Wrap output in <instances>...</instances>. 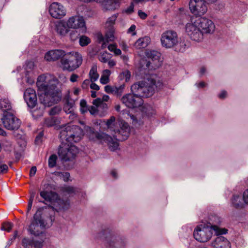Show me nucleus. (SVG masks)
<instances>
[{"instance_id": "58", "label": "nucleus", "mask_w": 248, "mask_h": 248, "mask_svg": "<svg viewBox=\"0 0 248 248\" xmlns=\"http://www.w3.org/2000/svg\"><path fill=\"white\" fill-rule=\"evenodd\" d=\"M218 97L219 98L223 99H225L227 96V93L226 91L223 90L220 92V93L218 94Z\"/></svg>"}, {"instance_id": "41", "label": "nucleus", "mask_w": 248, "mask_h": 248, "mask_svg": "<svg viewBox=\"0 0 248 248\" xmlns=\"http://www.w3.org/2000/svg\"><path fill=\"white\" fill-rule=\"evenodd\" d=\"M80 111L82 114H85L89 111V107L87 106L86 101L82 99L80 102Z\"/></svg>"}, {"instance_id": "44", "label": "nucleus", "mask_w": 248, "mask_h": 248, "mask_svg": "<svg viewBox=\"0 0 248 248\" xmlns=\"http://www.w3.org/2000/svg\"><path fill=\"white\" fill-rule=\"evenodd\" d=\"M25 78L27 83L30 85L33 84L34 82V77L32 76V73L30 71H27L26 72Z\"/></svg>"}, {"instance_id": "34", "label": "nucleus", "mask_w": 248, "mask_h": 248, "mask_svg": "<svg viewBox=\"0 0 248 248\" xmlns=\"http://www.w3.org/2000/svg\"><path fill=\"white\" fill-rule=\"evenodd\" d=\"M93 105L98 108H102L104 111H106L108 109V105L106 103L103 102L101 98H97L93 101Z\"/></svg>"}, {"instance_id": "53", "label": "nucleus", "mask_w": 248, "mask_h": 248, "mask_svg": "<svg viewBox=\"0 0 248 248\" xmlns=\"http://www.w3.org/2000/svg\"><path fill=\"white\" fill-rule=\"evenodd\" d=\"M134 4L131 3L130 6L124 10V12L128 14H130L134 11Z\"/></svg>"}, {"instance_id": "61", "label": "nucleus", "mask_w": 248, "mask_h": 248, "mask_svg": "<svg viewBox=\"0 0 248 248\" xmlns=\"http://www.w3.org/2000/svg\"><path fill=\"white\" fill-rule=\"evenodd\" d=\"M135 29H136V26L135 25H132L128 29L127 32L128 33L132 32V35H135L136 34V32L135 31Z\"/></svg>"}, {"instance_id": "18", "label": "nucleus", "mask_w": 248, "mask_h": 248, "mask_svg": "<svg viewBox=\"0 0 248 248\" xmlns=\"http://www.w3.org/2000/svg\"><path fill=\"white\" fill-rule=\"evenodd\" d=\"M200 30L202 34H211L215 30V25L214 22L210 19L206 17L196 18Z\"/></svg>"}, {"instance_id": "32", "label": "nucleus", "mask_w": 248, "mask_h": 248, "mask_svg": "<svg viewBox=\"0 0 248 248\" xmlns=\"http://www.w3.org/2000/svg\"><path fill=\"white\" fill-rule=\"evenodd\" d=\"M118 14H116L112 15L110 17H108L106 22L105 26L107 28L113 29L112 27L115 23V21L118 17Z\"/></svg>"}, {"instance_id": "48", "label": "nucleus", "mask_w": 248, "mask_h": 248, "mask_svg": "<svg viewBox=\"0 0 248 248\" xmlns=\"http://www.w3.org/2000/svg\"><path fill=\"white\" fill-rule=\"evenodd\" d=\"M98 107L92 106L90 107H89V111L90 112V114L93 115H96L98 113V110L97 108Z\"/></svg>"}, {"instance_id": "38", "label": "nucleus", "mask_w": 248, "mask_h": 248, "mask_svg": "<svg viewBox=\"0 0 248 248\" xmlns=\"http://www.w3.org/2000/svg\"><path fill=\"white\" fill-rule=\"evenodd\" d=\"M111 57V54L105 51L101 53L99 56V61L104 63H106Z\"/></svg>"}, {"instance_id": "12", "label": "nucleus", "mask_w": 248, "mask_h": 248, "mask_svg": "<svg viewBox=\"0 0 248 248\" xmlns=\"http://www.w3.org/2000/svg\"><path fill=\"white\" fill-rule=\"evenodd\" d=\"M161 45L166 48H171L176 46L178 43L177 33L173 31L169 30L164 31L161 36Z\"/></svg>"}, {"instance_id": "11", "label": "nucleus", "mask_w": 248, "mask_h": 248, "mask_svg": "<svg viewBox=\"0 0 248 248\" xmlns=\"http://www.w3.org/2000/svg\"><path fill=\"white\" fill-rule=\"evenodd\" d=\"M196 18H192L186 25V31L193 41L200 42L203 39L202 34L200 30Z\"/></svg>"}, {"instance_id": "64", "label": "nucleus", "mask_w": 248, "mask_h": 248, "mask_svg": "<svg viewBox=\"0 0 248 248\" xmlns=\"http://www.w3.org/2000/svg\"><path fill=\"white\" fill-rule=\"evenodd\" d=\"M36 170H37V169H36V167L35 166L32 167L30 170V177L33 176L35 174Z\"/></svg>"}, {"instance_id": "37", "label": "nucleus", "mask_w": 248, "mask_h": 248, "mask_svg": "<svg viewBox=\"0 0 248 248\" xmlns=\"http://www.w3.org/2000/svg\"><path fill=\"white\" fill-rule=\"evenodd\" d=\"M58 157L56 155L53 154L51 155L48 160V165L50 168H53L56 166Z\"/></svg>"}, {"instance_id": "14", "label": "nucleus", "mask_w": 248, "mask_h": 248, "mask_svg": "<svg viewBox=\"0 0 248 248\" xmlns=\"http://www.w3.org/2000/svg\"><path fill=\"white\" fill-rule=\"evenodd\" d=\"M1 121L4 127L8 130H16L20 125V120L14 115V112L3 114Z\"/></svg>"}, {"instance_id": "49", "label": "nucleus", "mask_w": 248, "mask_h": 248, "mask_svg": "<svg viewBox=\"0 0 248 248\" xmlns=\"http://www.w3.org/2000/svg\"><path fill=\"white\" fill-rule=\"evenodd\" d=\"M8 167L6 164H0V173H3L7 172Z\"/></svg>"}, {"instance_id": "56", "label": "nucleus", "mask_w": 248, "mask_h": 248, "mask_svg": "<svg viewBox=\"0 0 248 248\" xmlns=\"http://www.w3.org/2000/svg\"><path fill=\"white\" fill-rule=\"evenodd\" d=\"M243 200L245 203L248 205V188L246 189L243 193Z\"/></svg>"}, {"instance_id": "43", "label": "nucleus", "mask_w": 248, "mask_h": 248, "mask_svg": "<svg viewBox=\"0 0 248 248\" xmlns=\"http://www.w3.org/2000/svg\"><path fill=\"white\" fill-rule=\"evenodd\" d=\"M43 113L44 108H40L39 109H34L31 111L32 116L34 119H37L38 118L42 116Z\"/></svg>"}, {"instance_id": "5", "label": "nucleus", "mask_w": 248, "mask_h": 248, "mask_svg": "<svg viewBox=\"0 0 248 248\" xmlns=\"http://www.w3.org/2000/svg\"><path fill=\"white\" fill-rule=\"evenodd\" d=\"M106 124L107 128L114 132V138L112 139L117 142L118 140H125L129 136L130 128L128 124L123 120H119L116 122L115 117L111 116L107 120Z\"/></svg>"}, {"instance_id": "19", "label": "nucleus", "mask_w": 248, "mask_h": 248, "mask_svg": "<svg viewBox=\"0 0 248 248\" xmlns=\"http://www.w3.org/2000/svg\"><path fill=\"white\" fill-rule=\"evenodd\" d=\"M49 12L53 18L61 19L66 15V10L62 4L54 2L50 5Z\"/></svg>"}, {"instance_id": "15", "label": "nucleus", "mask_w": 248, "mask_h": 248, "mask_svg": "<svg viewBox=\"0 0 248 248\" xmlns=\"http://www.w3.org/2000/svg\"><path fill=\"white\" fill-rule=\"evenodd\" d=\"M189 7L191 13L196 16L204 15L208 9L207 3L203 0H190Z\"/></svg>"}, {"instance_id": "17", "label": "nucleus", "mask_w": 248, "mask_h": 248, "mask_svg": "<svg viewBox=\"0 0 248 248\" xmlns=\"http://www.w3.org/2000/svg\"><path fill=\"white\" fill-rule=\"evenodd\" d=\"M221 222L222 219L219 217L213 215L210 216L207 224L215 232L216 235H220L226 234L228 232V230L226 229L220 227Z\"/></svg>"}, {"instance_id": "52", "label": "nucleus", "mask_w": 248, "mask_h": 248, "mask_svg": "<svg viewBox=\"0 0 248 248\" xmlns=\"http://www.w3.org/2000/svg\"><path fill=\"white\" fill-rule=\"evenodd\" d=\"M114 86L107 85L105 87V91L108 93L113 94L114 92Z\"/></svg>"}, {"instance_id": "21", "label": "nucleus", "mask_w": 248, "mask_h": 248, "mask_svg": "<svg viewBox=\"0 0 248 248\" xmlns=\"http://www.w3.org/2000/svg\"><path fill=\"white\" fill-rule=\"evenodd\" d=\"M211 243V246L214 248H231L230 242L223 236L217 235Z\"/></svg>"}, {"instance_id": "50", "label": "nucleus", "mask_w": 248, "mask_h": 248, "mask_svg": "<svg viewBox=\"0 0 248 248\" xmlns=\"http://www.w3.org/2000/svg\"><path fill=\"white\" fill-rule=\"evenodd\" d=\"M44 135V134L42 132H41L39 133V134L36 137L35 139V143L37 144H39L41 142L42 138Z\"/></svg>"}, {"instance_id": "33", "label": "nucleus", "mask_w": 248, "mask_h": 248, "mask_svg": "<svg viewBox=\"0 0 248 248\" xmlns=\"http://www.w3.org/2000/svg\"><path fill=\"white\" fill-rule=\"evenodd\" d=\"M78 32L84 33L87 31L85 20L83 16H78Z\"/></svg>"}, {"instance_id": "47", "label": "nucleus", "mask_w": 248, "mask_h": 248, "mask_svg": "<svg viewBox=\"0 0 248 248\" xmlns=\"http://www.w3.org/2000/svg\"><path fill=\"white\" fill-rule=\"evenodd\" d=\"M62 190L68 194H72L74 192L75 190L73 187L71 186H65L62 187Z\"/></svg>"}, {"instance_id": "36", "label": "nucleus", "mask_w": 248, "mask_h": 248, "mask_svg": "<svg viewBox=\"0 0 248 248\" xmlns=\"http://www.w3.org/2000/svg\"><path fill=\"white\" fill-rule=\"evenodd\" d=\"M102 39L105 40L107 42L113 41L114 40V31L113 29H110L109 31H108L105 35V37L101 36Z\"/></svg>"}, {"instance_id": "51", "label": "nucleus", "mask_w": 248, "mask_h": 248, "mask_svg": "<svg viewBox=\"0 0 248 248\" xmlns=\"http://www.w3.org/2000/svg\"><path fill=\"white\" fill-rule=\"evenodd\" d=\"M34 67V62L32 61L27 62L26 63V72L29 70H31Z\"/></svg>"}, {"instance_id": "40", "label": "nucleus", "mask_w": 248, "mask_h": 248, "mask_svg": "<svg viewBox=\"0 0 248 248\" xmlns=\"http://www.w3.org/2000/svg\"><path fill=\"white\" fill-rule=\"evenodd\" d=\"M124 85L122 84L119 86H114V92L113 93V94L117 95L118 96H120L122 95L124 89Z\"/></svg>"}, {"instance_id": "46", "label": "nucleus", "mask_w": 248, "mask_h": 248, "mask_svg": "<svg viewBox=\"0 0 248 248\" xmlns=\"http://www.w3.org/2000/svg\"><path fill=\"white\" fill-rule=\"evenodd\" d=\"M13 226V225L11 222L4 223L1 227V230L9 232L11 230Z\"/></svg>"}, {"instance_id": "2", "label": "nucleus", "mask_w": 248, "mask_h": 248, "mask_svg": "<svg viewBox=\"0 0 248 248\" xmlns=\"http://www.w3.org/2000/svg\"><path fill=\"white\" fill-rule=\"evenodd\" d=\"M60 138L62 140L58 149V155L62 162L74 158L78 153V126L67 124L61 128Z\"/></svg>"}, {"instance_id": "28", "label": "nucleus", "mask_w": 248, "mask_h": 248, "mask_svg": "<svg viewBox=\"0 0 248 248\" xmlns=\"http://www.w3.org/2000/svg\"><path fill=\"white\" fill-rule=\"evenodd\" d=\"M89 77L91 82H94L98 79L99 74L97 72V66L96 65L94 64L92 66L89 72Z\"/></svg>"}, {"instance_id": "20", "label": "nucleus", "mask_w": 248, "mask_h": 248, "mask_svg": "<svg viewBox=\"0 0 248 248\" xmlns=\"http://www.w3.org/2000/svg\"><path fill=\"white\" fill-rule=\"evenodd\" d=\"M24 100L29 108H34L37 104V96L35 91L32 88H28L24 92Z\"/></svg>"}, {"instance_id": "9", "label": "nucleus", "mask_w": 248, "mask_h": 248, "mask_svg": "<svg viewBox=\"0 0 248 248\" xmlns=\"http://www.w3.org/2000/svg\"><path fill=\"white\" fill-rule=\"evenodd\" d=\"M55 29L57 33L62 37L66 36L67 29H78V16L60 20L56 24Z\"/></svg>"}, {"instance_id": "4", "label": "nucleus", "mask_w": 248, "mask_h": 248, "mask_svg": "<svg viewBox=\"0 0 248 248\" xmlns=\"http://www.w3.org/2000/svg\"><path fill=\"white\" fill-rule=\"evenodd\" d=\"M82 127L78 126V137L79 136H83L87 134L90 139L93 140H98L101 142H106L109 149L114 151L118 149V144L116 141L112 139V137L108 135L103 132H95L91 127L86 126L83 122H79Z\"/></svg>"}, {"instance_id": "42", "label": "nucleus", "mask_w": 248, "mask_h": 248, "mask_svg": "<svg viewBox=\"0 0 248 248\" xmlns=\"http://www.w3.org/2000/svg\"><path fill=\"white\" fill-rule=\"evenodd\" d=\"M45 124L48 127H51L55 125L57 123V119L54 117H50L45 120Z\"/></svg>"}, {"instance_id": "8", "label": "nucleus", "mask_w": 248, "mask_h": 248, "mask_svg": "<svg viewBox=\"0 0 248 248\" xmlns=\"http://www.w3.org/2000/svg\"><path fill=\"white\" fill-rule=\"evenodd\" d=\"M40 195L46 202L53 204V206H46V208H44V209L52 208L58 212L64 208V206L62 205L63 203V201L59 198L58 195L56 192L43 190L40 192Z\"/></svg>"}, {"instance_id": "16", "label": "nucleus", "mask_w": 248, "mask_h": 248, "mask_svg": "<svg viewBox=\"0 0 248 248\" xmlns=\"http://www.w3.org/2000/svg\"><path fill=\"white\" fill-rule=\"evenodd\" d=\"M73 58H64L61 60L60 67L64 70L72 71L78 67V52H70L68 56Z\"/></svg>"}, {"instance_id": "24", "label": "nucleus", "mask_w": 248, "mask_h": 248, "mask_svg": "<svg viewBox=\"0 0 248 248\" xmlns=\"http://www.w3.org/2000/svg\"><path fill=\"white\" fill-rule=\"evenodd\" d=\"M0 109L2 112V114L14 112L12 104L10 100L7 98L0 99Z\"/></svg>"}, {"instance_id": "45", "label": "nucleus", "mask_w": 248, "mask_h": 248, "mask_svg": "<svg viewBox=\"0 0 248 248\" xmlns=\"http://www.w3.org/2000/svg\"><path fill=\"white\" fill-rule=\"evenodd\" d=\"M131 77L130 72L128 70H124L120 75L122 79H124L126 82L128 81Z\"/></svg>"}, {"instance_id": "6", "label": "nucleus", "mask_w": 248, "mask_h": 248, "mask_svg": "<svg viewBox=\"0 0 248 248\" xmlns=\"http://www.w3.org/2000/svg\"><path fill=\"white\" fill-rule=\"evenodd\" d=\"M106 234L104 243L106 248H124L126 245L127 241L124 236L119 235L108 230L100 231L96 236V238L102 239V235Z\"/></svg>"}, {"instance_id": "7", "label": "nucleus", "mask_w": 248, "mask_h": 248, "mask_svg": "<svg viewBox=\"0 0 248 248\" xmlns=\"http://www.w3.org/2000/svg\"><path fill=\"white\" fill-rule=\"evenodd\" d=\"M46 207H40L34 215L33 219L28 228L29 232L34 235H38L42 233L45 228L46 223L42 217V212Z\"/></svg>"}, {"instance_id": "10", "label": "nucleus", "mask_w": 248, "mask_h": 248, "mask_svg": "<svg viewBox=\"0 0 248 248\" xmlns=\"http://www.w3.org/2000/svg\"><path fill=\"white\" fill-rule=\"evenodd\" d=\"M213 231L207 224H200L197 225L194 229L193 237L200 243H206L212 237Z\"/></svg>"}, {"instance_id": "39", "label": "nucleus", "mask_w": 248, "mask_h": 248, "mask_svg": "<svg viewBox=\"0 0 248 248\" xmlns=\"http://www.w3.org/2000/svg\"><path fill=\"white\" fill-rule=\"evenodd\" d=\"M91 43L90 39L85 35H82L80 37L79 40V45L82 46H87Z\"/></svg>"}, {"instance_id": "63", "label": "nucleus", "mask_w": 248, "mask_h": 248, "mask_svg": "<svg viewBox=\"0 0 248 248\" xmlns=\"http://www.w3.org/2000/svg\"><path fill=\"white\" fill-rule=\"evenodd\" d=\"M138 15L140 18L142 19H145L147 16V15L141 10H139L138 11Z\"/></svg>"}, {"instance_id": "22", "label": "nucleus", "mask_w": 248, "mask_h": 248, "mask_svg": "<svg viewBox=\"0 0 248 248\" xmlns=\"http://www.w3.org/2000/svg\"><path fill=\"white\" fill-rule=\"evenodd\" d=\"M44 240L42 239H30L24 238L22 244L24 248H41L43 247Z\"/></svg>"}, {"instance_id": "59", "label": "nucleus", "mask_w": 248, "mask_h": 248, "mask_svg": "<svg viewBox=\"0 0 248 248\" xmlns=\"http://www.w3.org/2000/svg\"><path fill=\"white\" fill-rule=\"evenodd\" d=\"M207 72L206 68L205 66H202L200 67L199 70V75L200 77H202L205 75Z\"/></svg>"}, {"instance_id": "30", "label": "nucleus", "mask_w": 248, "mask_h": 248, "mask_svg": "<svg viewBox=\"0 0 248 248\" xmlns=\"http://www.w3.org/2000/svg\"><path fill=\"white\" fill-rule=\"evenodd\" d=\"M111 72L108 69L104 70L102 72V75L100 79V82L101 84L104 85L108 83L109 81V76Z\"/></svg>"}, {"instance_id": "27", "label": "nucleus", "mask_w": 248, "mask_h": 248, "mask_svg": "<svg viewBox=\"0 0 248 248\" xmlns=\"http://www.w3.org/2000/svg\"><path fill=\"white\" fill-rule=\"evenodd\" d=\"M151 42V39L148 36H144L139 38L134 44L135 47L137 49H140L147 47Z\"/></svg>"}, {"instance_id": "55", "label": "nucleus", "mask_w": 248, "mask_h": 248, "mask_svg": "<svg viewBox=\"0 0 248 248\" xmlns=\"http://www.w3.org/2000/svg\"><path fill=\"white\" fill-rule=\"evenodd\" d=\"M59 111H60L59 108L55 107L52 108L50 109L49 113L50 115H55L56 114L58 113L59 112Z\"/></svg>"}, {"instance_id": "29", "label": "nucleus", "mask_w": 248, "mask_h": 248, "mask_svg": "<svg viewBox=\"0 0 248 248\" xmlns=\"http://www.w3.org/2000/svg\"><path fill=\"white\" fill-rule=\"evenodd\" d=\"M75 100L68 97L66 99V103L64 106L65 112L67 113H71L73 112Z\"/></svg>"}, {"instance_id": "35", "label": "nucleus", "mask_w": 248, "mask_h": 248, "mask_svg": "<svg viewBox=\"0 0 248 248\" xmlns=\"http://www.w3.org/2000/svg\"><path fill=\"white\" fill-rule=\"evenodd\" d=\"M68 35L71 41H75L78 39V29H67L66 34Z\"/></svg>"}, {"instance_id": "62", "label": "nucleus", "mask_w": 248, "mask_h": 248, "mask_svg": "<svg viewBox=\"0 0 248 248\" xmlns=\"http://www.w3.org/2000/svg\"><path fill=\"white\" fill-rule=\"evenodd\" d=\"M90 87L91 89L95 91H98L100 89L99 86L95 84L94 82H91Z\"/></svg>"}, {"instance_id": "13", "label": "nucleus", "mask_w": 248, "mask_h": 248, "mask_svg": "<svg viewBox=\"0 0 248 248\" xmlns=\"http://www.w3.org/2000/svg\"><path fill=\"white\" fill-rule=\"evenodd\" d=\"M146 56L149 59L146 62V67L149 70H154L158 68L162 64L161 54L155 50H147Z\"/></svg>"}, {"instance_id": "26", "label": "nucleus", "mask_w": 248, "mask_h": 248, "mask_svg": "<svg viewBox=\"0 0 248 248\" xmlns=\"http://www.w3.org/2000/svg\"><path fill=\"white\" fill-rule=\"evenodd\" d=\"M100 2L102 7L105 10H114L119 7L117 0H104Z\"/></svg>"}, {"instance_id": "3", "label": "nucleus", "mask_w": 248, "mask_h": 248, "mask_svg": "<svg viewBox=\"0 0 248 248\" xmlns=\"http://www.w3.org/2000/svg\"><path fill=\"white\" fill-rule=\"evenodd\" d=\"M155 88V81L152 79H146L136 82L131 87L132 93L124 95L121 101L127 107L136 108L143 104L142 97L152 96Z\"/></svg>"}, {"instance_id": "23", "label": "nucleus", "mask_w": 248, "mask_h": 248, "mask_svg": "<svg viewBox=\"0 0 248 248\" xmlns=\"http://www.w3.org/2000/svg\"><path fill=\"white\" fill-rule=\"evenodd\" d=\"M65 55V52L62 50H52L46 53L45 59L47 61H54Z\"/></svg>"}, {"instance_id": "1", "label": "nucleus", "mask_w": 248, "mask_h": 248, "mask_svg": "<svg viewBox=\"0 0 248 248\" xmlns=\"http://www.w3.org/2000/svg\"><path fill=\"white\" fill-rule=\"evenodd\" d=\"M59 81L54 76L43 74L37 78L39 100L44 107L58 103L62 98L61 90L58 87Z\"/></svg>"}, {"instance_id": "31", "label": "nucleus", "mask_w": 248, "mask_h": 248, "mask_svg": "<svg viewBox=\"0 0 248 248\" xmlns=\"http://www.w3.org/2000/svg\"><path fill=\"white\" fill-rule=\"evenodd\" d=\"M142 112L148 117L152 116L155 114V110L150 105L146 104L142 107Z\"/></svg>"}, {"instance_id": "54", "label": "nucleus", "mask_w": 248, "mask_h": 248, "mask_svg": "<svg viewBox=\"0 0 248 248\" xmlns=\"http://www.w3.org/2000/svg\"><path fill=\"white\" fill-rule=\"evenodd\" d=\"M62 175L63 180L65 182H67L69 180L70 174L68 172H61Z\"/></svg>"}, {"instance_id": "60", "label": "nucleus", "mask_w": 248, "mask_h": 248, "mask_svg": "<svg viewBox=\"0 0 248 248\" xmlns=\"http://www.w3.org/2000/svg\"><path fill=\"white\" fill-rule=\"evenodd\" d=\"M91 83V81H90V79H85L82 85V87L83 89H86L88 86Z\"/></svg>"}, {"instance_id": "57", "label": "nucleus", "mask_w": 248, "mask_h": 248, "mask_svg": "<svg viewBox=\"0 0 248 248\" xmlns=\"http://www.w3.org/2000/svg\"><path fill=\"white\" fill-rule=\"evenodd\" d=\"M80 197V201H83L86 199V194L84 191H78V198Z\"/></svg>"}, {"instance_id": "25", "label": "nucleus", "mask_w": 248, "mask_h": 248, "mask_svg": "<svg viewBox=\"0 0 248 248\" xmlns=\"http://www.w3.org/2000/svg\"><path fill=\"white\" fill-rule=\"evenodd\" d=\"M244 203L243 196L242 197L241 194H234L231 199V205L236 208H242Z\"/></svg>"}]
</instances>
